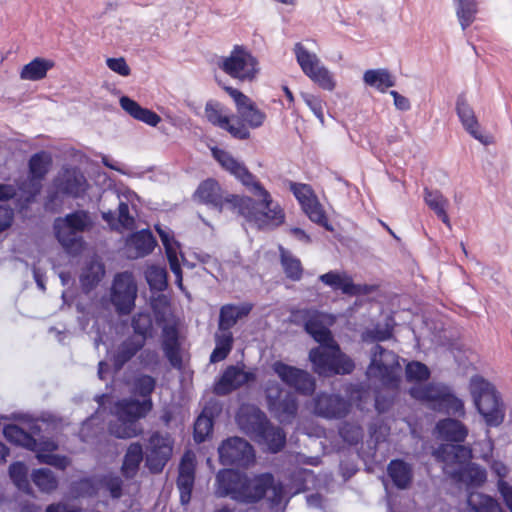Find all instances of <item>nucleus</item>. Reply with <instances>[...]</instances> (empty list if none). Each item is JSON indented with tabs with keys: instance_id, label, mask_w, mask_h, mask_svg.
Masks as SVG:
<instances>
[{
	"instance_id": "f257e3e1",
	"label": "nucleus",
	"mask_w": 512,
	"mask_h": 512,
	"mask_svg": "<svg viewBox=\"0 0 512 512\" xmlns=\"http://www.w3.org/2000/svg\"><path fill=\"white\" fill-rule=\"evenodd\" d=\"M211 152L219 165L238 179L257 198L258 202L249 197H234L238 211L246 221L260 229L281 225L285 218L282 208L273 201L270 193L247 170L246 166L225 150L212 148Z\"/></svg>"
},
{
	"instance_id": "f03ea898",
	"label": "nucleus",
	"mask_w": 512,
	"mask_h": 512,
	"mask_svg": "<svg viewBox=\"0 0 512 512\" xmlns=\"http://www.w3.org/2000/svg\"><path fill=\"white\" fill-rule=\"evenodd\" d=\"M300 313L305 320L307 333L320 344L309 353L314 371L319 375L350 373L354 363L340 351L328 329L335 321L334 316L316 310H305Z\"/></svg>"
},
{
	"instance_id": "7ed1b4c3",
	"label": "nucleus",
	"mask_w": 512,
	"mask_h": 512,
	"mask_svg": "<svg viewBox=\"0 0 512 512\" xmlns=\"http://www.w3.org/2000/svg\"><path fill=\"white\" fill-rule=\"evenodd\" d=\"M216 493L219 496H229L240 503H255L268 493L272 505H281L288 501V493L281 483H274L269 473L248 477L233 469H224L216 476Z\"/></svg>"
},
{
	"instance_id": "20e7f679",
	"label": "nucleus",
	"mask_w": 512,
	"mask_h": 512,
	"mask_svg": "<svg viewBox=\"0 0 512 512\" xmlns=\"http://www.w3.org/2000/svg\"><path fill=\"white\" fill-rule=\"evenodd\" d=\"M155 388V380L148 375H140L133 381L132 393L143 398L142 401L136 399H124L115 403L112 414L116 421L111 423L109 431L117 438H132L142 432L138 419L145 417L152 409V400L150 394Z\"/></svg>"
},
{
	"instance_id": "39448f33",
	"label": "nucleus",
	"mask_w": 512,
	"mask_h": 512,
	"mask_svg": "<svg viewBox=\"0 0 512 512\" xmlns=\"http://www.w3.org/2000/svg\"><path fill=\"white\" fill-rule=\"evenodd\" d=\"M434 454L443 463L444 472L455 481L468 486H479L485 482V470L470 462L472 457L470 448L463 445L443 444Z\"/></svg>"
},
{
	"instance_id": "423d86ee",
	"label": "nucleus",
	"mask_w": 512,
	"mask_h": 512,
	"mask_svg": "<svg viewBox=\"0 0 512 512\" xmlns=\"http://www.w3.org/2000/svg\"><path fill=\"white\" fill-rule=\"evenodd\" d=\"M240 429L273 453L285 444V434L280 428L268 425L265 414L254 405H242L237 414Z\"/></svg>"
},
{
	"instance_id": "0eeeda50",
	"label": "nucleus",
	"mask_w": 512,
	"mask_h": 512,
	"mask_svg": "<svg viewBox=\"0 0 512 512\" xmlns=\"http://www.w3.org/2000/svg\"><path fill=\"white\" fill-rule=\"evenodd\" d=\"M469 390L474 406L489 427L501 425L505 419L506 407L496 387L476 375L470 379Z\"/></svg>"
},
{
	"instance_id": "6e6552de",
	"label": "nucleus",
	"mask_w": 512,
	"mask_h": 512,
	"mask_svg": "<svg viewBox=\"0 0 512 512\" xmlns=\"http://www.w3.org/2000/svg\"><path fill=\"white\" fill-rule=\"evenodd\" d=\"M3 433L9 442L34 451L40 463L53 466L60 470L66 469L70 464V460L66 456L52 453L58 448L57 443L52 439L37 441L23 428L14 424L5 426Z\"/></svg>"
},
{
	"instance_id": "1a4fd4ad",
	"label": "nucleus",
	"mask_w": 512,
	"mask_h": 512,
	"mask_svg": "<svg viewBox=\"0 0 512 512\" xmlns=\"http://www.w3.org/2000/svg\"><path fill=\"white\" fill-rule=\"evenodd\" d=\"M91 226L92 219L89 213L83 210L59 217L53 224L58 242L71 255H78L82 252L85 243L81 234Z\"/></svg>"
},
{
	"instance_id": "9d476101",
	"label": "nucleus",
	"mask_w": 512,
	"mask_h": 512,
	"mask_svg": "<svg viewBox=\"0 0 512 512\" xmlns=\"http://www.w3.org/2000/svg\"><path fill=\"white\" fill-rule=\"evenodd\" d=\"M217 65L231 78L241 82H254L261 71L257 57L243 45H234L228 55L218 60Z\"/></svg>"
},
{
	"instance_id": "9b49d317",
	"label": "nucleus",
	"mask_w": 512,
	"mask_h": 512,
	"mask_svg": "<svg viewBox=\"0 0 512 512\" xmlns=\"http://www.w3.org/2000/svg\"><path fill=\"white\" fill-rule=\"evenodd\" d=\"M400 373L398 356L380 345H375L366 372L368 379L375 384L379 382L384 388L395 390L400 381Z\"/></svg>"
},
{
	"instance_id": "f8f14e48",
	"label": "nucleus",
	"mask_w": 512,
	"mask_h": 512,
	"mask_svg": "<svg viewBox=\"0 0 512 512\" xmlns=\"http://www.w3.org/2000/svg\"><path fill=\"white\" fill-rule=\"evenodd\" d=\"M410 394L416 399L427 402L435 410L457 416L465 415L463 401L451 393L445 385L431 384L426 387H413Z\"/></svg>"
},
{
	"instance_id": "ddd939ff",
	"label": "nucleus",
	"mask_w": 512,
	"mask_h": 512,
	"mask_svg": "<svg viewBox=\"0 0 512 512\" xmlns=\"http://www.w3.org/2000/svg\"><path fill=\"white\" fill-rule=\"evenodd\" d=\"M115 198L118 201V209L113 211L105 208V197L102 202V218L109 225L112 230L119 232L128 231L134 227V217L129 214V205L133 208L136 207V203L139 202V196L130 188L120 186L116 190Z\"/></svg>"
},
{
	"instance_id": "4468645a",
	"label": "nucleus",
	"mask_w": 512,
	"mask_h": 512,
	"mask_svg": "<svg viewBox=\"0 0 512 512\" xmlns=\"http://www.w3.org/2000/svg\"><path fill=\"white\" fill-rule=\"evenodd\" d=\"M135 335L123 342L113 355L115 368L119 370L144 345V340L152 328V320L148 313H139L133 318Z\"/></svg>"
},
{
	"instance_id": "2eb2a0df",
	"label": "nucleus",
	"mask_w": 512,
	"mask_h": 512,
	"mask_svg": "<svg viewBox=\"0 0 512 512\" xmlns=\"http://www.w3.org/2000/svg\"><path fill=\"white\" fill-rule=\"evenodd\" d=\"M289 187L308 218L327 230H332L325 211L312 188L307 184L294 182H291Z\"/></svg>"
},
{
	"instance_id": "dca6fc26",
	"label": "nucleus",
	"mask_w": 512,
	"mask_h": 512,
	"mask_svg": "<svg viewBox=\"0 0 512 512\" xmlns=\"http://www.w3.org/2000/svg\"><path fill=\"white\" fill-rule=\"evenodd\" d=\"M173 451V439L168 433L155 432L146 447V465L153 473L162 471Z\"/></svg>"
},
{
	"instance_id": "f3484780",
	"label": "nucleus",
	"mask_w": 512,
	"mask_h": 512,
	"mask_svg": "<svg viewBox=\"0 0 512 512\" xmlns=\"http://www.w3.org/2000/svg\"><path fill=\"white\" fill-rule=\"evenodd\" d=\"M226 92L236 105L237 117L241 121H235L248 128H259L263 125L266 114L245 94L233 87H226Z\"/></svg>"
},
{
	"instance_id": "a211bd4d",
	"label": "nucleus",
	"mask_w": 512,
	"mask_h": 512,
	"mask_svg": "<svg viewBox=\"0 0 512 512\" xmlns=\"http://www.w3.org/2000/svg\"><path fill=\"white\" fill-rule=\"evenodd\" d=\"M51 165V157L46 152L33 155L29 160V176L22 183L21 191L26 201H31L42 188V180L47 174Z\"/></svg>"
},
{
	"instance_id": "6ab92c4d",
	"label": "nucleus",
	"mask_w": 512,
	"mask_h": 512,
	"mask_svg": "<svg viewBox=\"0 0 512 512\" xmlns=\"http://www.w3.org/2000/svg\"><path fill=\"white\" fill-rule=\"evenodd\" d=\"M137 286L129 272L118 274L113 282L111 301L121 314H128L134 307Z\"/></svg>"
},
{
	"instance_id": "aec40b11",
	"label": "nucleus",
	"mask_w": 512,
	"mask_h": 512,
	"mask_svg": "<svg viewBox=\"0 0 512 512\" xmlns=\"http://www.w3.org/2000/svg\"><path fill=\"white\" fill-rule=\"evenodd\" d=\"M266 396L270 411L280 422L287 423L295 417L297 404L293 394L272 384L267 387Z\"/></svg>"
},
{
	"instance_id": "412c9836",
	"label": "nucleus",
	"mask_w": 512,
	"mask_h": 512,
	"mask_svg": "<svg viewBox=\"0 0 512 512\" xmlns=\"http://www.w3.org/2000/svg\"><path fill=\"white\" fill-rule=\"evenodd\" d=\"M219 458L224 465L236 464L247 467L254 462L255 454L247 441L239 437H232L219 447Z\"/></svg>"
},
{
	"instance_id": "4be33fe9",
	"label": "nucleus",
	"mask_w": 512,
	"mask_h": 512,
	"mask_svg": "<svg viewBox=\"0 0 512 512\" xmlns=\"http://www.w3.org/2000/svg\"><path fill=\"white\" fill-rule=\"evenodd\" d=\"M205 117L211 124L226 130L234 138L244 140L250 136L249 130L242 124L234 123L235 119L231 117L228 109L218 102L206 104Z\"/></svg>"
},
{
	"instance_id": "5701e85b",
	"label": "nucleus",
	"mask_w": 512,
	"mask_h": 512,
	"mask_svg": "<svg viewBox=\"0 0 512 512\" xmlns=\"http://www.w3.org/2000/svg\"><path fill=\"white\" fill-rule=\"evenodd\" d=\"M155 229L165 248L170 269L176 278L175 283L183 290L181 262L184 260V255L180 243L175 239L174 233L170 228L157 224Z\"/></svg>"
},
{
	"instance_id": "b1692460",
	"label": "nucleus",
	"mask_w": 512,
	"mask_h": 512,
	"mask_svg": "<svg viewBox=\"0 0 512 512\" xmlns=\"http://www.w3.org/2000/svg\"><path fill=\"white\" fill-rule=\"evenodd\" d=\"M56 194L79 197L88 189L84 174L76 167L63 168L53 181Z\"/></svg>"
},
{
	"instance_id": "393cba45",
	"label": "nucleus",
	"mask_w": 512,
	"mask_h": 512,
	"mask_svg": "<svg viewBox=\"0 0 512 512\" xmlns=\"http://www.w3.org/2000/svg\"><path fill=\"white\" fill-rule=\"evenodd\" d=\"M273 371L288 386L295 388L302 394H311L315 389L312 376L301 369L276 361L272 365Z\"/></svg>"
},
{
	"instance_id": "a878e982",
	"label": "nucleus",
	"mask_w": 512,
	"mask_h": 512,
	"mask_svg": "<svg viewBox=\"0 0 512 512\" xmlns=\"http://www.w3.org/2000/svg\"><path fill=\"white\" fill-rule=\"evenodd\" d=\"M456 113L463 128L474 139L483 145H489L493 142V138L482 131L475 112L464 95H459L457 97Z\"/></svg>"
},
{
	"instance_id": "bb28decb",
	"label": "nucleus",
	"mask_w": 512,
	"mask_h": 512,
	"mask_svg": "<svg viewBox=\"0 0 512 512\" xmlns=\"http://www.w3.org/2000/svg\"><path fill=\"white\" fill-rule=\"evenodd\" d=\"M319 279L333 290L350 296L366 295L372 290L368 285L355 284L352 277L344 271H330L322 274Z\"/></svg>"
},
{
	"instance_id": "cd10ccee",
	"label": "nucleus",
	"mask_w": 512,
	"mask_h": 512,
	"mask_svg": "<svg viewBox=\"0 0 512 512\" xmlns=\"http://www.w3.org/2000/svg\"><path fill=\"white\" fill-rule=\"evenodd\" d=\"M255 375L250 371H245L239 366H229L220 377L215 385V392L220 395H225L234 389L253 381Z\"/></svg>"
},
{
	"instance_id": "c85d7f7f",
	"label": "nucleus",
	"mask_w": 512,
	"mask_h": 512,
	"mask_svg": "<svg viewBox=\"0 0 512 512\" xmlns=\"http://www.w3.org/2000/svg\"><path fill=\"white\" fill-rule=\"evenodd\" d=\"M347 410L348 404L338 396L321 394L314 400V412L325 418H340Z\"/></svg>"
},
{
	"instance_id": "c756f323",
	"label": "nucleus",
	"mask_w": 512,
	"mask_h": 512,
	"mask_svg": "<svg viewBox=\"0 0 512 512\" xmlns=\"http://www.w3.org/2000/svg\"><path fill=\"white\" fill-rule=\"evenodd\" d=\"M156 241L149 230H141L128 237L126 249L130 258H139L151 253Z\"/></svg>"
},
{
	"instance_id": "7c9ffc66",
	"label": "nucleus",
	"mask_w": 512,
	"mask_h": 512,
	"mask_svg": "<svg viewBox=\"0 0 512 512\" xmlns=\"http://www.w3.org/2000/svg\"><path fill=\"white\" fill-rule=\"evenodd\" d=\"M252 310L249 303L226 304L221 307L219 315V329H230L241 319L248 316Z\"/></svg>"
},
{
	"instance_id": "2f4dec72",
	"label": "nucleus",
	"mask_w": 512,
	"mask_h": 512,
	"mask_svg": "<svg viewBox=\"0 0 512 512\" xmlns=\"http://www.w3.org/2000/svg\"><path fill=\"white\" fill-rule=\"evenodd\" d=\"M194 197L198 202L219 210L223 205L221 188L218 182L213 179L203 181L196 190Z\"/></svg>"
},
{
	"instance_id": "473e14b6",
	"label": "nucleus",
	"mask_w": 512,
	"mask_h": 512,
	"mask_svg": "<svg viewBox=\"0 0 512 512\" xmlns=\"http://www.w3.org/2000/svg\"><path fill=\"white\" fill-rule=\"evenodd\" d=\"M120 106L121 108L128 113L134 119L141 121L147 125L152 127L157 126L161 118L155 112L141 107L136 101L132 100L127 96H122L120 98Z\"/></svg>"
},
{
	"instance_id": "72a5a7b5",
	"label": "nucleus",
	"mask_w": 512,
	"mask_h": 512,
	"mask_svg": "<svg viewBox=\"0 0 512 512\" xmlns=\"http://www.w3.org/2000/svg\"><path fill=\"white\" fill-rule=\"evenodd\" d=\"M363 82L378 92L385 93L389 88L395 86L396 79L389 70L377 68L366 70L363 74Z\"/></svg>"
},
{
	"instance_id": "f704fd0d",
	"label": "nucleus",
	"mask_w": 512,
	"mask_h": 512,
	"mask_svg": "<svg viewBox=\"0 0 512 512\" xmlns=\"http://www.w3.org/2000/svg\"><path fill=\"white\" fill-rule=\"evenodd\" d=\"M439 438L449 442H463L468 435L467 427L460 421L447 418L436 425Z\"/></svg>"
},
{
	"instance_id": "c9c22d12",
	"label": "nucleus",
	"mask_w": 512,
	"mask_h": 512,
	"mask_svg": "<svg viewBox=\"0 0 512 512\" xmlns=\"http://www.w3.org/2000/svg\"><path fill=\"white\" fill-rule=\"evenodd\" d=\"M54 67V61L36 57L26 65H24L20 71V78L25 81H39L46 77L49 70Z\"/></svg>"
},
{
	"instance_id": "e433bc0d",
	"label": "nucleus",
	"mask_w": 512,
	"mask_h": 512,
	"mask_svg": "<svg viewBox=\"0 0 512 512\" xmlns=\"http://www.w3.org/2000/svg\"><path fill=\"white\" fill-rule=\"evenodd\" d=\"M424 201L426 205L435 212L442 222L451 228L450 219L447 215L449 200L438 190L425 189Z\"/></svg>"
},
{
	"instance_id": "4c0bfd02",
	"label": "nucleus",
	"mask_w": 512,
	"mask_h": 512,
	"mask_svg": "<svg viewBox=\"0 0 512 512\" xmlns=\"http://www.w3.org/2000/svg\"><path fill=\"white\" fill-rule=\"evenodd\" d=\"M458 22L462 30H466L476 19L478 13L477 0H453Z\"/></svg>"
},
{
	"instance_id": "58836bf2",
	"label": "nucleus",
	"mask_w": 512,
	"mask_h": 512,
	"mask_svg": "<svg viewBox=\"0 0 512 512\" xmlns=\"http://www.w3.org/2000/svg\"><path fill=\"white\" fill-rule=\"evenodd\" d=\"M163 350L173 366H180L178 332L174 326H166L163 329Z\"/></svg>"
},
{
	"instance_id": "ea45409f",
	"label": "nucleus",
	"mask_w": 512,
	"mask_h": 512,
	"mask_svg": "<svg viewBox=\"0 0 512 512\" xmlns=\"http://www.w3.org/2000/svg\"><path fill=\"white\" fill-rule=\"evenodd\" d=\"M293 53L302 72L307 76L322 62L316 53L310 51L303 43L298 42L293 47Z\"/></svg>"
},
{
	"instance_id": "a19ab883",
	"label": "nucleus",
	"mask_w": 512,
	"mask_h": 512,
	"mask_svg": "<svg viewBox=\"0 0 512 512\" xmlns=\"http://www.w3.org/2000/svg\"><path fill=\"white\" fill-rule=\"evenodd\" d=\"M105 274L103 264L97 259L92 258L83 268L80 275V281L85 290L93 288Z\"/></svg>"
},
{
	"instance_id": "79ce46f5",
	"label": "nucleus",
	"mask_w": 512,
	"mask_h": 512,
	"mask_svg": "<svg viewBox=\"0 0 512 512\" xmlns=\"http://www.w3.org/2000/svg\"><path fill=\"white\" fill-rule=\"evenodd\" d=\"M215 348L210 356V361L216 363L224 360L232 349L233 336L231 331L219 329L215 335Z\"/></svg>"
},
{
	"instance_id": "37998d69",
	"label": "nucleus",
	"mask_w": 512,
	"mask_h": 512,
	"mask_svg": "<svg viewBox=\"0 0 512 512\" xmlns=\"http://www.w3.org/2000/svg\"><path fill=\"white\" fill-rule=\"evenodd\" d=\"M143 460V449L141 444L132 443L127 449L122 465V473L125 477L131 478L136 475L139 465Z\"/></svg>"
},
{
	"instance_id": "c03bdc74",
	"label": "nucleus",
	"mask_w": 512,
	"mask_h": 512,
	"mask_svg": "<svg viewBox=\"0 0 512 512\" xmlns=\"http://www.w3.org/2000/svg\"><path fill=\"white\" fill-rule=\"evenodd\" d=\"M467 501L474 512H503L500 504L495 499L481 493L471 492Z\"/></svg>"
},
{
	"instance_id": "a18cd8bd",
	"label": "nucleus",
	"mask_w": 512,
	"mask_h": 512,
	"mask_svg": "<svg viewBox=\"0 0 512 512\" xmlns=\"http://www.w3.org/2000/svg\"><path fill=\"white\" fill-rule=\"evenodd\" d=\"M388 474L398 488H406L411 481V468L401 460H394L388 466Z\"/></svg>"
},
{
	"instance_id": "49530a36",
	"label": "nucleus",
	"mask_w": 512,
	"mask_h": 512,
	"mask_svg": "<svg viewBox=\"0 0 512 512\" xmlns=\"http://www.w3.org/2000/svg\"><path fill=\"white\" fill-rule=\"evenodd\" d=\"M307 77L318 87L326 91H333L337 86L334 74L322 63Z\"/></svg>"
},
{
	"instance_id": "de8ad7c7",
	"label": "nucleus",
	"mask_w": 512,
	"mask_h": 512,
	"mask_svg": "<svg viewBox=\"0 0 512 512\" xmlns=\"http://www.w3.org/2000/svg\"><path fill=\"white\" fill-rule=\"evenodd\" d=\"M31 478L42 492L50 493L58 487V479L50 469H36L32 472Z\"/></svg>"
},
{
	"instance_id": "09e8293b",
	"label": "nucleus",
	"mask_w": 512,
	"mask_h": 512,
	"mask_svg": "<svg viewBox=\"0 0 512 512\" xmlns=\"http://www.w3.org/2000/svg\"><path fill=\"white\" fill-rule=\"evenodd\" d=\"M280 256L286 276L292 280H299L303 271L300 260L282 247H280Z\"/></svg>"
},
{
	"instance_id": "8fccbe9b",
	"label": "nucleus",
	"mask_w": 512,
	"mask_h": 512,
	"mask_svg": "<svg viewBox=\"0 0 512 512\" xmlns=\"http://www.w3.org/2000/svg\"><path fill=\"white\" fill-rule=\"evenodd\" d=\"M145 277L150 288L163 291L167 286V272L164 267L151 265L145 271Z\"/></svg>"
},
{
	"instance_id": "3c124183",
	"label": "nucleus",
	"mask_w": 512,
	"mask_h": 512,
	"mask_svg": "<svg viewBox=\"0 0 512 512\" xmlns=\"http://www.w3.org/2000/svg\"><path fill=\"white\" fill-rule=\"evenodd\" d=\"M300 96L310 111L313 113V115L319 120L320 124L324 126V100L319 95L309 92H301Z\"/></svg>"
},
{
	"instance_id": "603ef678",
	"label": "nucleus",
	"mask_w": 512,
	"mask_h": 512,
	"mask_svg": "<svg viewBox=\"0 0 512 512\" xmlns=\"http://www.w3.org/2000/svg\"><path fill=\"white\" fill-rule=\"evenodd\" d=\"M10 478L18 489L28 492L30 489L28 481V469L22 462H15L9 468Z\"/></svg>"
},
{
	"instance_id": "864d4df0",
	"label": "nucleus",
	"mask_w": 512,
	"mask_h": 512,
	"mask_svg": "<svg viewBox=\"0 0 512 512\" xmlns=\"http://www.w3.org/2000/svg\"><path fill=\"white\" fill-rule=\"evenodd\" d=\"M430 376L429 368L418 361L409 362L406 365V378L409 382L420 383Z\"/></svg>"
},
{
	"instance_id": "5fc2aeb1",
	"label": "nucleus",
	"mask_w": 512,
	"mask_h": 512,
	"mask_svg": "<svg viewBox=\"0 0 512 512\" xmlns=\"http://www.w3.org/2000/svg\"><path fill=\"white\" fill-rule=\"evenodd\" d=\"M213 422L205 411L196 419L194 424V440L201 443L211 434Z\"/></svg>"
},
{
	"instance_id": "6e6d98bb",
	"label": "nucleus",
	"mask_w": 512,
	"mask_h": 512,
	"mask_svg": "<svg viewBox=\"0 0 512 512\" xmlns=\"http://www.w3.org/2000/svg\"><path fill=\"white\" fill-rule=\"evenodd\" d=\"M195 476L179 475L177 479V487L180 492V501L183 505L190 502L192 488L194 485Z\"/></svg>"
},
{
	"instance_id": "4d7b16f0",
	"label": "nucleus",
	"mask_w": 512,
	"mask_h": 512,
	"mask_svg": "<svg viewBox=\"0 0 512 512\" xmlns=\"http://www.w3.org/2000/svg\"><path fill=\"white\" fill-rule=\"evenodd\" d=\"M22 183L16 186L13 184H1L0 185V201L9 200L11 198H16L21 206L29 203L30 201H26L21 195L23 192L21 191Z\"/></svg>"
},
{
	"instance_id": "13d9d810",
	"label": "nucleus",
	"mask_w": 512,
	"mask_h": 512,
	"mask_svg": "<svg viewBox=\"0 0 512 512\" xmlns=\"http://www.w3.org/2000/svg\"><path fill=\"white\" fill-rule=\"evenodd\" d=\"M340 435L345 442L355 444L362 439V429L355 424H344L340 428Z\"/></svg>"
},
{
	"instance_id": "bf43d9fd",
	"label": "nucleus",
	"mask_w": 512,
	"mask_h": 512,
	"mask_svg": "<svg viewBox=\"0 0 512 512\" xmlns=\"http://www.w3.org/2000/svg\"><path fill=\"white\" fill-rule=\"evenodd\" d=\"M106 65L111 71L122 77H127L131 73V69L123 57L107 58Z\"/></svg>"
},
{
	"instance_id": "052dcab7",
	"label": "nucleus",
	"mask_w": 512,
	"mask_h": 512,
	"mask_svg": "<svg viewBox=\"0 0 512 512\" xmlns=\"http://www.w3.org/2000/svg\"><path fill=\"white\" fill-rule=\"evenodd\" d=\"M196 456L192 451H186L181 459L179 475L195 476Z\"/></svg>"
},
{
	"instance_id": "680f3d73",
	"label": "nucleus",
	"mask_w": 512,
	"mask_h": 512,
	"mask_svg": "<svg viewBox=\"0 0 512 512\" xmlns=\"http://www.w3.org/2000/svg\"><path fill=\"white\" fill-rule=\"evenodd\" d=\"M104 486L113 498H119L122 491V481L117 476H106L103 480Z\"/></svg>"
},
{
	"instance_id": "e2e57ef3",
	"label": "nucleus",
	"mask_w": 512,
	"mask_h": 512,
	"mask_svg": "<svg viewBox=\"0 0 512 512\" xmlns=\"http://www.w3.org/2000/svg\"><path fill=\"white\" fill-rule=\"evenodd\" d=\"M498 490L510 510L512 512V486H510L508 483H506L503 480H499L498 482Z\"/></svg>"
},
{
	"instance_id": "0e129e2a",
	"label": "nucleus",
	"mask_w": 512,
	"mask_h": 512,
	"mask_svg": "<svg viewBox=\"0 0 512 512\" xmlns=\"http://www.w3.org/2000/svg\"><path fill=\"white\" fill-rule=\"evenodd\" d=\"M389 94L393 97L394 106L397 110L408 111L411 108L410 101L406 96L399 94L395 90H391Z\"/></svg>"
},
{
	"instance_id": "69168bd1",
	"label": "nucleus",
	"mask_w": 512,
	"mask_h": 512,
	"mask_svg": "<svg viewBox=\"0 0 512 512\" xmlns=\"http://www.w3.org/2000/svg\"><path fill=\"white\" fill-rule=\"evenodd\" d=\"M12 220V209L5 206H0V233L11 226Z\"/></svg>"
},
{
	"instance_id": "338daca9",
	"label": "nucleus",
	"mask_w": 512,
	"mask_h": 512,
	"mask_svg": "<svg viewBox=\"0 0 512 512\" xmlns=\"http://www.w3.org/2000/svg\"><path fill=\"white\" fill-rule=\"evenodd\" d=\"M46 512H80V508L67 503H56L49 505Z\"/></svg>"
},
{
	"instance_id": "774afa93",
	"label": "nucleus",
	"mask_w": 512,
	"mask_h": 512,
	"mask_svg": "<svg viewBox=\"0 0 512 512\" xmlns=\"http://www.w3.org/2000/svg\"><path fill=\"white\" fill-rule=\"evenodd\" d=\"M102 163L110 168V169H113V170H116L118 172H120L121 174H124V175H127L129 177H140L141 175L139 173H136V172H133V171H126V170H123L122 168H120L119 166H117L115 163H113L108 156H102Z\"/></svg>"
}]
</instances>
